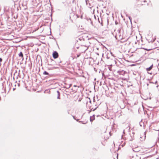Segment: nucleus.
I'll return each mask as SVG.
<instances>
[{"instance_id": "obj_1", "label": "nucleus", "mask_w": 159, "mask_h": 159, "mask_svg": "<svg viewBox=\"0 0 159 159\" xmlns=\"http://www.w3.org/2000/svg\"><path fill=\"white\" fill-rule=\"evenodd\" d=\"M122 34V33L121 32V30L119 29H118L116 33V36H118L119 39H121L123 37Z\"/></svg>"}, {"instance_id": "obj_2", "label": "nucleus", "mask_w": 159, "mask_h": 159, "mask_svg": "<svg viewBox=\"0 0 159 159\" xmlns=\"http://www.w3.org/2000/svg\"><path fill=\"white\" fill-rule=\"evenodd\" d=\"M18 76L20 78L23 79L24 77V74L23 71L19 70V73L18 74Z\"/></svg>"}, {"instance_id": "obj_3", "label": "nucleus", "mask_w": 159, "mask_h": 159, "mask_svg": "<svg viewBox=\"0 0 159 159\" xmlns=\"http://www.w3.org/2000/svg\"><path fill=\"white\" fill-rule=\"evenodd\" d=\"M80 49L82 50V52H84L88 49V47L85 46H81L80 47Z\"/></svg>"}, {"instance_id": "obj_4", "label": "nucleus", "mask_w": 159, "mask_h": 159, "mask_svg": "<svg viewBox=\"0 0 159 159\" xmlns=\"http://www.w3.org/2000/svg\"><path fill=\"white\" fill-rule=\"evenodd\" d=\"M117 73L120 75H124L126 73V72L123 70H120L117 71Z\"/></svg>"}, {"instance_id": "obj_5", "label": "nucleus", "mask_w": 159, "mask_h": 159, "mask_svg": "<svg viewBox=\"0 0 159 159\" xmlns=\"http://www.w3.org/2000/svg\"><path fill=\"white\" fill-rule=\"evenodd\" d=\"M59 55L56 51H54L53 52L52 56L54 58H57L58 57Z\"/></svg>"}, {"instance_id": "obj_6", "label": "nucleus", "mask_w": 159, "mask_h": 159, "mask_svg": "<svg viewBox=\"0 0 159 159\" xmlns=\"http://www.w3.org/2000/svg\"><path fill=\"white\" fill-rule=\"evenodd\" d=\"M86 5L90 8L93 7V5L91 4L90 2L88 0H86Z\"/></svg>"}, {"instance_id": "obj_7", "label": "nucleus", "mask_w": 159, "mask_h": 159, "mask_svg": "<svg viewBox=\"0 0 159 159\" xmlns=\"http://www.w3.org/2000/svg\"><path fill=\"white\" fill-rule=\"evenodd\" d=\"M57 98L59 99H60L61 98L60 97V92L58 90H57Z\"/></svg>"}, {"instance_id": "obj_8", "label": "nucleus", "mask_w": 159, "mask_h": 159, "mask_svg": "<svg viewBox=\"0 0 159 159\" xmlns=\"http://www.w3.org/2000/svg\"><path fill=\"white\" fill-rule=\"evenodd\" d=\"M153 64L151 66L147 68L146 69V70L147 71H148L150 70L153 67Z\"/></svg>"}, {"instance_id": "obj_9", "label": "nucleus", "mask_w": 159, "mask_h": 159, "mask_svg": "<svg viewBox=\"0 0 159 159\" xmlns=\"http://www.w3.org/2000/svg\"><path fill=\"white\" fill-rule=\"evenodd\" d=\"M19 56L20 57H21V58H22V60H23L24 58H23V54L22 52H20V53L19 54Z\"/></svg>"}, {"instance_id": "obj_10", "label": "nucleus", "mask_w": 159, "mask_h": 159, "mask_svg": "<svg viewBox=\"0 0 159 159\" xmlns=\"http://www.w3.org/2000/svg\"><path fill=\"white\" fill-rule=\"evenodd\" d=\"M90 119L91 122L93 121L95 119L94 115H93V116H90Z\"/></svg>"}, {"instance_id": "obj_11", "label": "nucleus", "mask_w": 159, "mask_h": 159, "mask_svg": "<svg viewBox=\"0 0 159 159\" xmlns=\"http://www.w3.org/2000/svg\"><path fill=\"white\" fill-rule=\"evenodd\" d=\"M43 74L44 75H48L49 74L46 71H45L43 72Z\"/></svg>"}, {"instance_id": "obj_12", "label": "nucleus", "mask_w": 159, "mask_h": 159, "mask_svg": "<svg viewBox=\"0 0 159 159\" xmlns=\"http://www.w3.org/2000/svg\"><path fill=\"white\" fill-rule=\"evenodd\" d=\"M50 60L51 61V62H52V64H49L48 63V65H52L54 63H53L54 62V61L53 60H52V59H51Z\"/></svg>"}, {"instance_id": "obj_13", "label": "nucleus", "mask_w": 159, "mask_h": 159, "mask_svg": "<svg viewBox=\"0 0 159 159\" xmlns=\"http://www.w3.org/2000/svg\"><path fill=\"white\" fill-rule=\"evenodd\" d=\"M80 47H76L75 45V46H74V48H76L77 49H78L79 48H80Z\"/></svg>"}, {"instance_id": "obj_14", "label": "nucleus", "mask_w": 159, "mask_h": 159, "mask_svg": "<svg viewBox=\"0 0 159 159\" xmlns=\"http://www.w3.org/2000/svg\"><path fill=\"white\" fill-rule=\"evenodd\" d=\"M155 40V39H153L152 41V40H150V39H149L148 40V41L149 42H154Z\"/></svg>"}, {"instance_id": "obj_15", "label": "nucleus", "mask_w": 159, "mask_h": 159, "mask_svg": "<svg viewBox=\"0 0 159 159\" xmlns=\"http://www.w3.org/2000/svg\"><path fill=\"white\" fill-rule=\"evenodd\" d=\"M15 19L17 18L18 17V16L17 15H16V16H14L13 17Z\"/></svg>"}, {"instance_id": "obj_16", "label": "nucleus", "mask_w": 159, "mask_h": 159, "mask_svg": "<svg viewBox=\"0 0 159 159\" xmlns=\"http://www.w3.org/2000/svg\"><path fill=\"white\" fill-rule=\"evenodd\" d=\"M75 16L76 17V18H79L80 17V16L79 15H78V14H76Z\"/></svg>"}, {"instance_id": "obj_17", "label": "nucleus", "mask_w": 159, "mask_h": 159, "mask_svg": "<svg viewBox=\"0 0 159 159\" xmlns=\"http://www.w3.org/2000/svg\"><path fill=\"white\" fill-rule=\"evenodd\" d=\"M79 122L80 123H81L82 124H86V123H84L82 121H79Z\"/></svg>"}, {"instance_id": "obj_18", "label": "nucleus", "mask_w": 159, "mask_h": 159, "mask_svg": "<svg viewBox=\"0 0 159 159\" xmlns=\"http://www.w3.org/2000/svg\"><path fill=\"white\" fill-rule=\"evenodd\" d=\"M125 143H124L122 144V145H121V146L123 147H124L125 145Z\"/></svg>"}, {"instance_id": "obj_19", "label": "nucleus", "mask_w": 159, "mask_h": 159, "mask_svg": "<svg viewBox=\"0 0 159 159\" xmlns=\"http://www.w3.org/2000/svg\"><path fill=\"white\" fill-rule=\"evenodd\" d=\"M2 59L1 58H0V62H2Z\"/></svg>"}, {"instance_id": "obj_20", "label": "nucleus", "mask_w": 159, "mask_h": 159, "mask_svg": "<svg viewBox=\"0 0 159 159\" xmlns=\"http://www.w3.org/2000/svg\"><path fill=\"white\" fill-rule=\"evenodd\" d=\"M132 150L134 151V152H138V151H135V150H134L133 148H132Z\"/></svg>"}, {"instance_id": "obj_21", "label": "nucleus", "mask_w": 159, "mask_h": 159, "mask_svg": "<svg viewBox=\"0 0 159 159\" xmlns=\"http://www.w3.org/2000/svg\"><path fill=\"white\" fill-rule=\"evenodd\" d=\"M72 116L74 118V119L75 120H76L75 116Z\"/></svg>"}, {"instance_id": "obj_22", "label": "nucleus", "mask_w": 159, "mask_h": 159, "mask_svg": "<svg viewBox=\"0 0 159 159\" xmlns=\"http://www.w3.org/2000/svg\"><path fill=\"white\" fill-rule=\"evenodd\" d=\"M134 139L133 138H132L131 139H130L129 140L130 141H132Z\"/></svg>"}, {"instance_id": "obj_23", "label": "nucleus", "mask_w": 159, "mask_h": 159, "mask_svg": "<svg viewBox=\"0 0 159 159\" xmlns=\"http://www.w3.org/2000/svg\"><path fill=\"white\" fill-rule=\"evenodd\" d=\"M145 49V50H147V51H149V50H150V49Z\"/></svg>"}, {"instance_id": "obj_24", "label": "nucleus", "mask_w": 159, "mask_h": 159, "mask_svg": "<svg viewBox=\"0 0 159 159\" xmlns=\"http://www.w3.org/2000/svg\"><path fill=\"white\" fill-rule=\"evenodd\" d=\"M71 84H70V85H69V86L67 88V89H69L70 87V86H71Z\"/></svg>"}, {"instance_id": "obj_25", "label": "nucleus", "mask_w": 159, "mask_h": 159, "mask_svg": "<svg viewBox=\"0 0 159 159\" xmlns=\"http://www.w3.org/2000/svg\"><path fill=\"white\" fill-rule=\"evenodd\" d=\"M80 17L82 19V17H83V16H82V15H81L80 16Z\"/></svg>"}, {"instance_id": "obj_26", "label": "nucleus", "mask_w": 159, "mask_h": 159, "mask_svg": "<svg viewBox=\"0 0 159 159\" xmlns=\"http://www.w3.org/2000/svg\"><path fill=\"white\" fill-rule=\"evenodd\" d=\"M148 74H151V75L152 74V73H150V72H148Z\"/></svg>"}, {"instance_id": "obj_27", "label": "nucleus", "mask_w": 159, "mask_h": 159, "mask_svg": "<svg viewBox=\"0 0 159 159\" xmlns=\"http://www.w3.org/2000/svg\"><path fill=\"white\" fill-rule=\"evenodd\" d=\"M17 84H18V86L19 87V86H20V84H19V83H17Z\"/></svg>"}, {"instance_id": "obj_28", "label": "nucleus", "mask_w": 159, "mask_h": 159, "mask_svg": "<svg viewBox=\"0 0 159 159\" xmlns=\"http://www.w3.org/2000/svg\"><path fill=\"white\" fill-rule=\"evenodd\" d=\"M157 81H156L155 82V84H157Z\"/></svg>"}, {"instance_id": "obj_29", "label": "nucleus", "mask_w": 159, "mask_h": 159, "mask_svg": "<svg viewBox=\"0 0 159 159\" xmlns=\"http://www.w3.org/2000/svg\"><path fill=\"white\" fill-rule=\"evenodd\" d=\"M76 121H79V119H76Z\"/></svg>"}, {"instance_id": "obj_30", "label": "nucleus", "mask_w": 159, "mask_h": 159, "mask_svg": "<svg viewBox=\"0 0 159 159\" xmlns=\"http://www.w3.org/2000/svg\"><path fill=\"white\" fill-rule=\"evenodd\" d=\"M156 159H159V157L157 158Z\"/></svg>"}, {"instance_id": "obj_31", "label": "nucleus", "mask_w": 159, "mask_h": 159, "mask_svg": "<svg viewBox=\"0 0 159 159\" xmlns=\"http://www.w3.org/2000/svg\"><path fill=\"white\" fill-rule=\"evenodd\" d=\"M96 109V108L95 109H93V111H94Z\"/></svg>"}, {"instance_id": "obj_32", "label": "nucleus", "mask_w": 159, "mask_h": 159, "mask_svg": "<svg viewBox=\"0 0 159 159\" xmlns=\"http://www.w3.org/2000/svg\"><path fill=\"white\" fill-rule=\"evenodd\" d=\"M94 18H96V16L95 15H94Z\"/></svg>"}, {"instance_id": "obj_33", "label": "nucleus", "mask_w": 159, "mask_h": 159, "mask_svg": "<svg viewBox=\"0 0 159 159\" xmlns=\"http://www.w3.org/2000/svg\"><path fill=\"white\" fill-rule=\"evenodd\" d=\"M15 89L14 88V89H13V90H14Z\"/></svg>"}, {"instance_id": "obj_34", "label": "nucleus", "mask_w": 159, "mask_h": 159, "mask_svg": "<svg viewBox=\"0 0 159 159\" xmlns=\"http://www.w3.org/2000/svg\"><path fill=\"white\" fill-rule=\"evenodd\" d=\"M129 19L131 20V19H130V17H129Z\"/></svg>"}, {"instance_id": "obj_35", "label": "nucleus", "mask_w": 159, "mask_h": 159, "mask_svg": "<svg viewBox=\"0 0 159 159\" xmlns=\"http://www.w3.org/2000/svg\"><path fill=\"white\" fill-rule=\"evenodd\" d=\"M89 102H91V100H90Z\"/></svg>"}, {"instance_id": "obj_36", "label": "nucleus", "mask_w": 159, "mask_h": 159, "mask_svg": "<svg viewBox=\"0 0 159 159\" xmlns=\"http://www.w3.org/2000/svg\"><path fill=\"white\" fill-rule=\"evenodd\" d=\"M132 134H134V132H133V133H132Z\"/></svg>"}, {"instance_id": "obj_37", "label": "nucleus", "mask_w": 159, "mask_h": 159, "mask_svg": "<svg viewBox=\"0 0 159 159\" xmlns=\"http://www.w3.org/2000/svg\"><path fill=\"white\" fill-rule=\"evenodd\" d=\"M74 87H76V85H74Z\"/></svg>"}, {"instance_id": "obj_38", "label": "nucleus", "mask_w": 159, "mask_h": 159, "mask_svg": "<svg viewBox=\"0 0 159 159\" xmlns=\"http://www.w3.org/2000/svg\"><path fill=\"white\" fill-rule=\"evenodd\" d=\"M123 133H124V130L123 131Z\"/></svg>"}, {"instance_id": "obj_39", "label": "nucleus", "mask_w": 159, "mask_h": 159, "mask_svg": "<svg viewBox=\"0 0 159 159\" xmlns=\"http://www.w3.org/2000/svg\"><path fill=\"white\" fill-rule=\"evenodd\" d=\"M89 20H91V19H90V18H89Z\"/></svg>"}, {"instance_id": "obj_40", "label": "nucleus", "mask_w": 159, "mask_h": 159, "mask_svg": "<svg viewBox=\"0 0 159 159\" xmlns=\"http://www.w3.org/2000/svg\"><path fill=\"white\" fill-rule=\"evenodd\" d=\"M158 134L159 135V131H158Z\"/></svg>"}, {"instance_id": "obj_41", "label": "nucleus", "mask_w": 159, "mask_h": 159, "mask_svg": "<svg viewBox=\"0 0 159 159\" xmlns=\"http://www.w3.org/2000/svg\"><path fill=\"white\" fill-rule=\"evenodd\" d=\"M118 157V155H117V157Z\"/></svg>"}]
</instances>
